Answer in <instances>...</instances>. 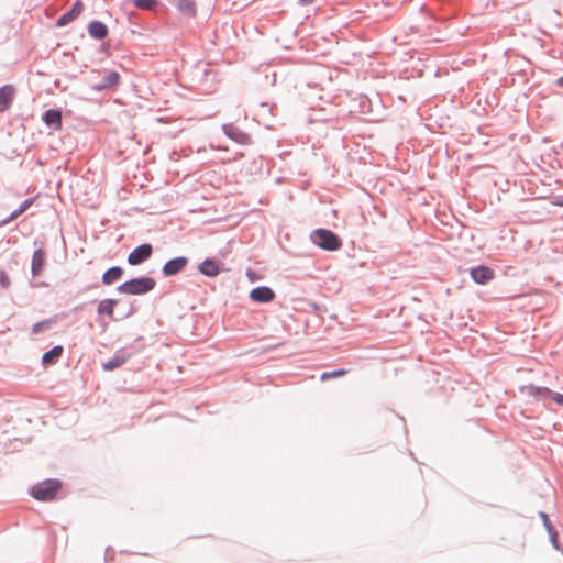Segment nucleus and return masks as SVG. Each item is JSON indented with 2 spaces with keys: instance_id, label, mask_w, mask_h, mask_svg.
Here are the masks:
<instances>
[{
  "instance_id": "1",
  "label": "nucleus",
  "mask_w": 563,
  "mask_h": 563,
  "mask_svg": "<svg viewBox=\"0 0 563 563\" xmlns=\"http://www.w3.org/2000/svg\"><path fill=\"white\" fill-rule=\"evenodd\" d=\"M62 486L63 484L58 479H46L34 485L31 495L37 500L51 501L55 499Z\"/></svg>"
},
{
  "instance_id": "2",
  "label": "nucleus",
  "mask_w": 563,
  "mask_h": 563,
  "mask_svg": "<svg viewBox=\"0 0 563 563\" xmlns=\"http://www.w3.org/2000/svg\"><path fill=\"white\" fill-rule=\"evenodd\" d=\"M156 283L152 277H141L128 280L118 287V290L126 295H142L154 289Z\"/></svg>"
},
{
  "instance_id": "3",
  "label": "nucleus",
  "mask_w": 563,
  "mask_h": 563,
  "mask_svg": "<svg viewBox=\"0 0 563 563\" xmlns=\"http://www.w3.org/2000/svg\"><path fill=\"white\" fill-rule=\"evenodd\" d=\"M312 241L319 247L327 251H336L342 246V242L332 231L318 229L312 234Z\"/></svg>"
},
{
  "instance_id": "4",
  "label": "nucleus",
  "mask_w": 563,
  "mask_h": 563,
  "mask_svg": "<svg viewBox=\"0 0 563 563\" xmlns=\"http://www.w3.org/2000/svg\"><path fill=\"white\" fill-rule=\"evenodd\" d=\"M152 255V246L151 244H142L134 249L128 256V262L131 265H139L142 262L150 258Z\"/></svg>"
},
{
  "instance_id": "5",
  "label": "nucleus",
  "mask_w": 563,
  "mask_h": 563,
  "mask_svg": "<svg viewBox=\"0 0 563 563\" xmlns=\"http://www.w3.org/2000/svg\"><path fill=\"white\" fill-rule=\"evenodd\" d=\"M250 299L258 303H268L275 299V292L269 287H256L251 290Z\"/></svg>"
},
{
  "instance_id": "6",
  "label": "nucleus",
  "mask_w": 563,
  "mask_h": 563,
  "mask_svg": "<svg viewBox=\"0 0 563 563\" xmlns=\"http://www.w3.org/2000/svg\"><path fill=\"white\" fill-rule=\"evenodd\" d=\"M471 277L477 284H486L495 277V273L492 268L479 265L471 269Z\"/></svg>"
},
{
  "instance_id": "7",
  "label": "nucleus",
  "mask_w": 563,
  "mask_h": 563,
  "mask_svg": "<svg viewBox=\"0 0 563 563\" xmlns=\"http://www.w3.org/2000/svg\"><path fill=\"white\" fill-rule=\"evenodd\" d=\"M186 264H187L186 257L173 258L164 265L163 273L166 276L176 275L177 273L181 272L185 268Z\"/></svg>"
},
{
  "instance_id": "8",
  "label": "nucleus",
  "mask_w": 563,
  "mask_h": 563,
  "mask_svg": "<svg viewBox=\"0 0 563 563\" xmlns=\"http://www.w3.org/2000/svg\"><path fill=\"white\" fill-rule=\"evenodd\" d=\"M43 120L47 126L54 129V131H60L62 123V112L59 110L51 109L47 110L43 117Z\"/></svg>"
},
{
  "instance_id": "9",
  "label": "nucleus",
  "mask_w": 563,
  "mask_h": 563,
  "mask_svg": "<svg viewBox=\"0 0 563 563\" xmlns=\"http://www.w3.org/2000/svg\"><path fill=\"white\" fill-rule=\"evenodd\" d=\"M223 131L230 139L240 144H247L250 142V136L233 124L224 125Z\"/></svg>"
},
{
  "instance_id": "10",
  "label": "nucleus",
  "mask_w": 563,
  "mask_h": 563,
  "mask_svg": "<svg viewBox=\"0 0 563 563\" xmlns=\"http://www.w3.org/2000/svg\"><path fill=\"white\" fill-rule=\"evenodd\" d=\"M84 11V4L81 1H77L71 10L65 14H63L58 21H57V25L58 26H64L66 24H68L69 22L74 21L77 16H79L81 14V12Z\"/></svg>"
},
{
  "instance_id": "11",
  "label": "nucleus",
  "mask_w": 563,
  "mask_h": 563,
  "mask_svg": "<svg viewBox=\"0 0 563 563\" xmlns=\"http://www.w3.org/2000/svg\"><path fill=\"white\" fill-rule=\"evenodd\" d=\"M14 89L12 86H3L0 88V112L8 110L13 100Z\"/></svg>"
},
{
  "instance_id": "12",
  "label": "nucleus",
  "mask_w": 563,
  "mask_h": 563,
  "mask_svg": "<svg viewBox=\"0 0 563 563\" xmlns=\"http://www.w3.org/2000/svg\"><path fill=\"white\" fill-rule=\"evenodd\" d=\"M89 35L97 40H103L108 35L107 26L99 21H92L88 25Z\"/></svg>"
},
{
  "instance_id": "13",
  "label": "nucleus",
  "mask_w": 563,
  "mask_h": 563,
  "mask_svg": "<svg viewBox=\"0 0 563 563\" xmlns=\"http://www.w3.org/2000/svg\"><path fill=\"white\" fill-rule=\"evenodd\" d=\"M119 81H120V74L115 70H111L106 75L103 80L100 84L96 85L93 88L96 90H103V89L117 86L119 84Z\"/></svg>"
},
{
  "instance_id": "14",
  "label": "nucleus",
  "mask_w": 563,
  "mask_h": 563,
  "mask_svg": "<svg viewBox=\"0 0 563 563\" xmlns=\"http://www.w3.org/2000/svg\"><path fill=\"white\" fill-rule=\"evenodd\" d=\"M45 265V253L43 250H36L32 256V274L37 276L42 273Z\"/></svg>"
},
{
  "instance_id": "15",
  "label": "nucleus",
  "mask_w": 563,
  "mask_h": 563,
  "mask_svg": "<svg viewBox=\"0 0 563 563\" xmlns=\"http://www.w3.org/2000/svg\"><path fill=\"white\" fill-rule=\"evenodd\" d=\"M199 271L203 275L209 276V277H214L220 273L218 264L213 260H209V258L205 260L200 264Z\"/></svg>"
},
{
  "instance_id": "16",
  "label": "nucleus",
  "mask_w": 563,
  "mask_h": 563,
  "mask_svg": "<svg viewBox=\"0 0 563 563\" xmlns=\"http://www.w3.org/2000/svg\"><path fill=\"white\" fill-rule=\"evenodd\" d=\"M123 274V269L119 266H114L109 268L104 274L102 275V283L104 285H111L114 282L119 280Z\"/></svg>"
},
{
  "instance_id": "17",
  "label": "nucleus",
  "mask_w": 563,
  "mask_h": 563,
  "mask_svg": "<svg viewBox=\"0 0 563 563\" xmlns=\"http://www.w3.org/2000/svg\"><path fill=\"white\" fill-rule=\"evenodd\" d=\"M117 306L115 299H103L98 305V313L108 317H113L114 308Z\"/></svg>"
},
{
  "instance_id": "18",
  "label": "nucleus",
  "mask_w": 563,
  "mask_h": 563,
  "mask_svg": "<svg viewBox=\"0 0 563 563\" xmlns=\"http://www.w3.org/2000/svg\"><path fill=\"white\" fill-rule=\"evenodd\" d=\"M63 354V346H54L51 351L44 353L42 362L44 365H51L57 362Z\"/></svg>"
},
{
  "instance_id": "19",
  "label": "nucleus",
  "mask_w": 563,
  "mask_h": 563,
  "mask_svg": "<svg viewBox=\"0 0 563 563\" xmlns=\"http://www.w3.org/2000/svg\"><path fill=\"white\" fill-rule=\"evenodd\" d=\"M129 358V355H115L113 358L102 364L104 371H113L123 365Z\"/></svg>"
},
{
  "instance_id": "20",
  "label": "nucleus",
  "mask_w": 563,
  "mask_h": 563,
  "mask_svg": "<svg viewBox=\"0 0 563 563\" xmlns=\"http://www.w3.org/2000/svg\"><path fill=\"white\" fill-rule=\"evenodd\" d=\"M34 200H35L34 198H30V199L24 200L20 205V207L15 211H13L7 220L3 221V224H7L10 221H13L19 216H21L23 212H25L34 203Z\"/></svg>"
},
{
  "instance_id": "21",
  "label": "nucleus",
  "mask_w": 563,
  "mask_h": 563,
  "mask_svg": "<svg viewBox=\"0 0 563 563\" xmlns=\"http://www.w3.org/2000/svg\"><path fill=\"white\" fill-rule=\"evenodd\" d=\"M527 390L529 395L534 396L537 398H547L551 397L552 395V391L547 387L529 386L527 387Z\"/></svg>"
},
{
  "instance_id": "22",
  "label": "nucleus",
  "mask_w": 563,
  "mask_h": 563,
  "mask_svg": "<svg viewBox=\"0 0 563 563\" xmlns=\"http://www.w3.org/2000/svg\"><path fill=\"white\" fill-rule=\"evenodd\" d=\"M178 9L188 15L195 14V1L194 0H179L178 1Z\"/></svg>"
},
{
  "instance_id": "23",
  "label": "nucleus",
  "mask_w": 563,
  "mask_h": 563,
  "mask_svg": "<svg viewBox=\"0 0 563 563\" xmlns=\"http://www.w3.org/2000/svg\"><path fill=\"white\" fill-rule=\"evenodd\" d=\"M54 323H55V320H53V319H47V320H43L41 322H37V323H35L33 325L32 333L33 334H38L42 331H45V330L49 329Z\"/></svg>"
},
{
  "instance_id": "24",
  "label": "nucleus",
  "mask_w": 563,
  "mask_h": 563,
  "mask_svg": "<svg viewBox=\"0 0 563 563\" xmlns=\"http://www.w3.org/2000/svg\"><path fill=\"white\" fill-rule=\"evenodd\" d=\"M347 373H349V371L344 369V368L336 369V371H333V372H324V373L321 374L320 379L322 382H325L328 379L342 377V376L346 375Z\"/></svg>"
},
{
  "instance_id": "25",
  "label": "nucleus",
  "mask_w": 563,
  "mask_h": 563,
  "mask_svg": "<svg viewBox=\"0 0 563 563\" xmlns=\"http://www.w3.org/2000/svg\"><path fill=\"white\" fill-rule=\"evenodd\" d=\"M135 7L143 10H153L157 2L156 0H131Z\"/></svg>"
},
{
  "instance_id": "26",
  "label": "nucleus",
  "mask_w": 563,
  "mask_h": 563,
  "mask_svg": "<svg viewBox=\"0 0 563 563\" xmlns=\"http://www.w3.org/2000/svg\"><path fill=\"white\" fill-rule=\"evenodd\" d=\"M547 531L549 533L550 541L553 544V547L555 549H559V536H558V532H556L555 528L554 527H549L547 529Z\"/></svg>"
},
{
  "instance_id": "27",
  "label": "nucleus",
  "mask_w": 563,
  "mask_h": 563,
  "mask_svg": "<svg viewBox=\"0 0 563 563\" xmlns=\"http://www.w3.org/2000/svg\"><path fill=\"white\" fill-rule=\"evenodd\" d=\"M552 399L559 405V406H562L563 407V395L562 394H558V393H553L552 391V395H551Z\"/></svg>"
},
{
  "instance_id": "28",
  "label": "nucleus",
  "mask_w": 563,
  "mask_h": 563,
  "mask_svg": "<svg viewBox=\"0 0 563 563\" xmlns=\"http://www.w3.org/2000/svg\"><path fill=\"white\" fill-rule=\"evenodd\" d=\"M540 517H541V519H542V521H543V525H544L545 529H548L549 527H553V526L551 525V522H550L549 517H548V515H547V514H544V512H540Z\"/></svg>"
},
{
  "instance_id": "29",
  "label": "nucleus",
  "mask_w": 563,
  "mask_h": 563,
  "mask_svg": "<svg viewBox=\"0 0 563 563\" xmlns=\"http://www.w3.org/2000/svg\"><path fill=\"white\" fill-rule=\"evenodd\" d=\"M558 85L560 87H563V76L561 78L558 79Z\"/></svg>"
}]
</instances>
